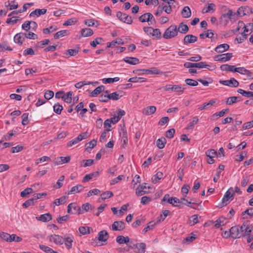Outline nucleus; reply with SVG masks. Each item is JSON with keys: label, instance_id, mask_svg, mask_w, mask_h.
Masks as SVG:
<instances>
[{"label": "nucleus", "instance_id": "obj_44", "mask_svg": "<svg viewBox=\"0 0 253 253\" xmlns=\"http://www.w3.org/2000/svg\"><path fill=\"white\" fill-rule=\"evenodd\" d=\"M122 96V95H120L117 92H114L112 93H110V94H108V97L109 98V99L113 100H118Z\"/></svg>", "mask_w": 253, "mask_h": 253}, {"label": "nucleus", "instance_id": "obj_3", "mask_svg": "<svg viewBox=\"0 0 253 253\" xmlns=\"http://www.w3.org/2000/svg\"><path fill=\"white\" fill-rule=\"evenodd\" d=\"M163 89L166 91H174L178 93L179 94H182L185 90V88L183 87L181 85L172 84H167L163 87Z\"/></svg>", "mask_w": 253, "mask_h": 253}, {"label": "nucleus", "instance_id": "obj_50", "mask_svg": "<svg viewBox=\"0 0 253 253\" xmlns=\"http://www.w3.org/2000/svg\"><path fill=\"white\" fill-rule=\"evenodd\" d=\"M65 245L68 249H70L72 246V243L73 242V239L71 237H68L64 240Z\"/></svg>", "mask_w": 253, "mask_h": 253}, {"label": "nucleus", "instance_id": "obj_24", "mask_svg": "<svg viewBox=\"0 0 253 253\" xmlns=\"http://www.w3.org/2000/svg\"><path fill=\"white\" fill-rule=\"evenodd\" d=\"M99 174V173L98 171H95L92 173H90L88 174H86L83 179V182H86L88 181L89 180L91 179L94 177H97Z\"/></svg>", "mask_w": 253, "mask_h": 253}, {"label": "nucleus", "instance_id": "obj_39", "mask_svg": "<svg viewBox=\"0 0 253 253\" xmlns=\"http://www.w3.org/2000/svg\"><path fill=\"white\" fill-rule=\"evenodd\" d=\"M72 94L73 93L72 91H69L66 94H64L62 98L66 103H70L72 101Z\"/></svg>", "mask_w": 253, "mask_h": 253}, {"label": "nucleus", "instance_id": "obj_52", "mask_svg": "<svg viewBox=\"0 0 253 253\" xmlns=\"http://www.w3.org/2000/svg\"><path fill=\"white\" fill-rule=\"evenodd\" d=\"M79 231L82 235L89 234L90 233V228L87 226H81L79 228Z\"/></svg>", "mask_w": 253, "mask_h": 253}, {"label": "nucleus", "instance_id": "obj_33", "mask_svg": "<svg viewBox=\"0 0 253 253\" xmlns=\"http://www.w3.org/2000/svg\"><path fill=\"white\" fill-rule=\"evenodd\" d=\"M156 143L157 146L159 149H163L165 146V144L167 143V140L165 137H162L157 140Z\"/></svg>", "mask_w": 253, "mask_h": 253}, {"label": "nucleus", "instance_id": "obj_45", "mask_svg": "<svg viewBox=\"0 0 253 253\" xmlns=\"http://www.w3.org/2000/svg\"><path fill=\"white\" fill-rule=\"evenodd\" d=\"M253 31V23H250L245 25V29L243 32L244 34H250Z\"/></svg>", "mask_w": 253, "mask_h": 253}, {"label": "nucleus", "instance_id": "obj_16", "mask_svg": "<svg viewBox=\"0 0 253 253\" xmlns=\"http://www.w3.org/2000/svg\"><path fill=\"white\" fill-rule=\"evenodd\" d=\"M71 160V157L68 156L66 157H59L56 159L55 164L57 165H60L63 164L68 163Z\"/></svg>", "mask_w": 253, "mask_h": 253}, {"label": "nucleus", "instance_id": "obj_46", "mask_svg": "<svg viewBox=\"0 0 253 253\" xmlns=\"http://www.w3.org/2000/svg\"><path fill=\"white\" fill-rule=\"evenodd\" d=\"M36 198H34L33 197L32 198H31L26 201H25L22 205V206L24 208H27L31 205H33L34 204L35 201H36Z\"/></svg>", "mask_w": 253, "mask_h": 253}, {"label": "nucleus", "instance_id": "obj_10", "mask_svg": "<svg viewBox=\"0 0 253 253\" xmlns=\"http://www.w3.org/2000/svg\"><path fill=\"white\" fill-rule=\"evenodd\" d=\"M230 232L231 233V237L233 239L239 238L242 236V233L240 231V226L238 225L231 227Z\"/></svg>", "mask_w": 253, "mask_h": 253}, {"label": "nucleus", "instance_id": "obj_64", "mask_svg": "<svg viewBox=\"0 0 253 253\" xmlns=\"http://www.w3.org/2000/svg\"><path fill=\"white\" fill-rule=\"evenodd\" d=\"M175 129L174 128H170L166 132V136L169 139L172 138L174 134Z\"/></svg>", "mask_w": 253, "mask_h": 253}, {"label": "nucleus", "instance_id": "obj_26", "mask_svg": "<svg viewBox=\"0 0 253 253\" xmlns=\"http://www.w3.org/2000/svg\"><path fill=\"white\" fill-rule=\"evenodd\" d=\"M181 13L182 16L185 18H189L191 15V10L188 6H184L183 8Z\"/></svg>", "mask_w": 253, "mask_h": 253}, {"label": "nucleus", "instance_id": "obj_53", "mask_svg": "<svg viewBox=\"0 0 253 253\" xmlns=\"http://www.w3.org/2000/svg\"><path fill=\"white\" fill-rule=\"evenodd\" d=\"M57 30L56 26H50L49 27L45 28L43 30V33L48 34L50 33L53 32Z\"/></svg>", "mask_w": 253, "mask_h": 253}, {"label": "nucleus", "instance_id": "obj_27", "mask_svg": "<svg viewBox=\"0 0 253 253\" xmlns=\"http://www.w3.org/2000/svg\"><path fill=\"white\" fill-rule=\"evenodd\" d=\"M156 111V107L154 106H150L145 108L143 113L146 115H150L154 114Z\"/></svg>", "mask_w": 253, "mask_h": 253}, {"label": "nucleus", "instance_id": "obj_20", "mask_svg": "<svg viewBox=\"0 0 253 253\" xmlns=\"http://www.w3.org/2000/svg\"><path fill=\"white\" fill-rule=\"evenodd\" d=\"M124 44V42L123 39L121 38H117L116 40L112 41L110 42H108L107 43V47H113L116 46V44H121L123 45Z\"/></svg>", "mask_w": 253, "mask_h": 253}, {"label": "nucleus", "instance_id": "obj_63", "mask_svg": "<svg viewBox=\"0 0 253 253\" xmlns=\"http://www.w3.org/2000/svg\"><path fill=\"white\" fill-rule=\"evenodd\" d=\"M235 72H238L241 74L245 75L249 73V70L246 69L244 67H238L235 68Z\"/></svg>", "mask_w": 253, "mask_h": 253}, {"label": "nucleus", "instance_id": "obj_37", "mask_svg": "<svg viewBox=\"0 0 253 253\" xmlns=\"http://www.w3.org/2000/svg\"><path fill=\"white\" fill-rule=\"evenodd\" d=\"M221 57V62H225L230 60L233 56L232 53H227L220 54Z\"/></svg>", "mask_w": 253, "mask_h": 253}, {"label": "nucleus", "instance_id": "obj_47", "mask_svg": "<svg viewBox=\"0 0 253 253\" xmlns=\"http://www.w3.org/2000/svg\"><path fill=\"white\" fill-rule=\"evenodd\" d=\"M113 195L114 194L112 192L110 191H107L101 194V198L102 200H105L113 197Z\"/></svg>", "mask_w": 253, "mask_h": 253}, {"label": "nucleus", "instance_id": "obj_12", "mask_svg": "<svg viewBox=\"0 0 253 253\" xmlns=\"http://www.w3.org/2000/svg\"><path fill=\"white\" fill-rule=\"evenodd\" d=\"M238 14L240 16L249 15L252 13L251 8L249 6H241L237 11Z\"/></svg>", "mask_w": 253, "mask_h": 253}, {"label": "nucleus", "instance_id": "obj_36", "mask_svg": "<svg viewBox=\"0 0 253 253\" xmlns=\"http://www.w3.org/2000/svg\"><path fill=\"white\" fill-rule=\"evenodd\" d=\"M163 177V173L162 172L158 171L156 174L152 177V182L157 183Z\"/></svg>", "mask_w": 253, "mask_h": 253}, {"label": "nucleus", "instance_id": "obj_40", "mask_svg": "<svg viewBox=\"0 0 253 253\" xmlns=\"http://www.w3.org/2000/svg\"><path fill=\"white\" fill-rule=\"evenodd\" d=\"M68 31L66 30H61L56 33H55L54 35V38L55 39H58L61 37H63L67 35H68Z\"/></svg>", "mask_w": 253, "mask_h": 253}, {"label": "nucleus", "instance_id": "obj_41", "mask_svg": "<svg viewBox=\"0 0 253 253\" xmlns=\"http://www.w3.org/2000/svg\"><path fill=\"white\" fill-rule=\"evenodd\" d=\"M4 50L12 51V49L8 45L6 42H3L0 44V51H3Z\"/></svg>", "mask_w": 253, "mask_h": 253}, {"label": "nucleus", "instance_id": "obj_48", "mask_svg": "<svg viewBox=\"0 0 253 253\" xmlns=\"http://www.w3.org/2000/svg\"><path fill=\"white\" fill-rule=\"evenodd\" d=\"M215 103V101L214 100H211L209 102L205 103L199 107V109L200 110L205 109L207 107L212 106Z\"/></svg>", "mask_w": 253, "mask_h": 253}, {"label": "nucleus", "instance_id": "obj_62", "mask_svg": "<svg viewBox=\"0 0 253 253\" xmlns=\"http://www.w3.org/2000/svg\"><path fill=\"white\" fill-rule=\"evenodd\" d=\"M155 224L156 223L153 221L150 222L148 224L147 226L143 230V233H146L149 230L152 229L154 227Z\"/></svg>", "mask_w": 253, "mask_h": 253}, {"label": "nucleus", "instance_id": "obj_14", "mask_svg": "<svg viewBox=\"0 0 253 253\" xmlns=\"http://www.w3.org/2000/svg\"><path fill=\"white\" fill-rule=\"evenodd\" d=\"M25 35L24 33H19L16 34L14 37V41L16 43L22 45L25 40Z\"/></svg>", "mask_w": 253, "mask_h": 253}, {"label": "nucleus", "instance_id": "obj_9", "mask_svg": "<svg viewBox=\"0 0 253 253\" xmlns=\"http://www.w3.org/2000/svg\"><path fill=\"white\" fill-rule=\"evenodd\" d=\"M50 242H53L57 245H62L64 243V239L62 237L58 235H51L48 236Z\"/></svg>", "mask_w": 253, "mask_h": 253}, {"label": "nucleus", "instance_id": "obj_30", "mask_svg": "<svg viewBox=\"0 0 253 253\" xmlns=\"http://www.w3.org/2000/svg\"><path fill=\"white\" fill-rule=\"evenodd\" d=\"M221 70L222 71H230L235 72V66L234 65H229L228 64H223L220 66V67Z\"/></svg>", "mask_w": 253, "mask_h": 253}, {"label": "nucleus", "instance_id": "obj_59", "mask_svg": "<svg viewBox=\"0 0 253 253\" xmlns=\"http://www.w3.org/2000/svg\"><path fill=\"white\" fill-rule=\"evenodd\" d=\"M33 191V190L31 188H27L21 192L20 196L22 197H25L27 195L32 193Z\"/></svg>", "mask_w": 253, "mask_h": 253}, {"label": "nucleus", "instance_id": "obj_51", "mask_svg": "<svg viewBox=\"0 0 253 253\" xmlns=\"http://www.w3.org/2000/svg\"><path fill=\"white\" fill-rule=\"evenodd\" d=\"M39 247L41 250L46 253H54V251L51 248L43 245H40Z\"/></svg>", "mask_w": 253, "mask_h": 253}, {"label": "nucleus", "instance_id": "obj_7", "mask_svg": "<svg viewBox=\"0 0 253 253\" xmlns=\"http://www.w3.org/2000/svg\"><path fill=\"white\" fill-rule=\"evenodd\" d=\"M219 83L231 87H236L239 85V83L234 78H231L229 80H220Z\"/></svg>", "mask_w": 253, "mask_h": 253}, {"label": "nucleus", "instance_id": "obj_23", "mask_svg": "<svg viewBox=\"0 0 253 253\" xmlns=\"http://www.w3.org/2000/svg\"><path fill=\"white\" fill-rule=\"evenodd\" d=\"M84 187L80 184L77 185L76 186H73L70 191H69L68 193V195L74 194L76 193H78L82 191Z\"/></svg>", "mask_w": 253, "mask_h": 253}, {"label": "nucleus", "instance_id": "obj_28", "mask_svg": "<svg viewBox=\"0 0 253 253\" xmlns=\"http://www.w3.org/2000/svg\"><path fill=\"white\" fill-rule=\"evenodd\" d=\"M226 218L223 216L219 217L214 221V227L216 228H218L220 226L224 225L226 223Z\"/></svg>", "mask_w": 253, "mask_h": 253}, {"label": "nucleus", "instance_id": "obj_22", "mask_svg": "<svg viewBox=\"0 0 253 253\" xmlns=\"http://www.w3.org/2000/svg\"><path fill=\"white\" fill-rule=\"evenodd\" d=\"M189 31V27L186 24L183 23H180L177 27V33L178 32L182 34H186Z\"/></svg>", "mask_w": 253, "mask_h": 253}, {"label": "nucleus", "instance_id": "obj_49", "mask_svg": "<svg viewBox=\"0 0 253 253\" xmlns=\"http://www.w3.org/2000/svg\"><path fill=\"white\" fill-rule=\"evenodd\" d=\"M120 80L119 77L114 78H104L102 80L104 84H112L114 82H118Z\"/></svg>", "mask_w": 253, "mask_h": 253}, {"label": "nucleus", "instance_id": "obj_43", "mask_svg": "<svg viewBox=\"0 0 253 253\" xmlns=\"http://www.w3.org/2000/svg\"><path fill=\"white\" fill-rule=\"evenodd\" d=\"M151 36L154 39H160L161 38V32L159 29H153Z\"/></svg>", "mask_w": 253, "mask_h": 253}, {"label": "nucleus", "instance_id": "obj_25", "mask_svg": "<svg viewBox=\"0 0 253 253\" xmlns=\"http://www.w3.org/2000/svg\"><path fill=\"white\" fill-rule=\"evenodd\" d=\"M129 240L130 239L128 236L124 237L123 235H119L116 238V242L119 244H127Z\"/></svg>", "mask_w": 253, "mask_h": 253}, {"label": "nucleus", "instance_id": "obj_31", "mask_svg": "<svg viewBox=\"0 0 253 253\" xmlns=\"http://www.w3.org/2000/svg\"><path fill=\"white\" fill-rule=\"evenodd\" d=\"M93 32L90 28H84L81 30V35L83 37H87L92 36Z\"/></svg>", "mask_w": 253, "mask_h": 253}, {"label": "nucleus", "instance_id": "obj_18", "mask_svg": "<svg viewBox=\"0 0 253 253\" xmlns=\"http://www.w3.org/2000/svg\"><path fill=\"white\" fill-rule=\"evenodd\" d=\"M36 218L38 220H40L44 222H46L52 219V215L49 213H46L42 214L40 216L36 217Z\"/></svg>", "mask_w": 253, "mask_h": 253}, {"label": "nucleus", "instance_id": "obj_58", "mask_svg": "<svg viewBox=\"0 0 253 253\" xmlns=\"http://www.w3.org/2000/svg\"><path fill=\"white\" fill-rule=\"evenodd\" d=\"M238 97L232 96L228 97L227 99L226 104L228 105H232L238 102Z\"/></svg>", "mask_w": 253, "mask_h": 253}, {"label": "nucleus", "instance_id": "obj_5", "mask_svg": "<svg viewBox=\"0 0 253 253\" xmlns=\"http://www.w3.org/2000/svg\"><path fill=\"white\" fill-rule=\"evenodd\" d=\"M209 66L210 65L207 64L205 62H200L198 63L186 62L184 64V67L187 68H208Z\"/></svg>", "mask_w": 253, "mask_h": 253}, {"label": "nucleus", "instance_id": "obj_29", "mask_svg": "<svg viewBox=\"0 0 253 253\" xmlns=\"http://www.w3.org/2000/svg\"><path fill=\"white\" fill-rule=\"evenodd\" d=\"M167 201L169 204H171L174 207H181V205L174 204L172 202V197H170L169 194H166L162 200V203Z\"/></svg>", "mask_w": 253, "mask_h": 253}, {"label": "nucleus", "instance_id": "obj_13", "mask_svg": "<svg viewBox=\"0 0 253 253\" xmlns=\"http://www.w3.org/2000/svg\"><path fill=\"white\" fill-rule=\"evenodd\" d=\"M198 40V38L193 35H187L185 36L183 39V44L187 45L189 43L195 42Z\"/></svg>", "mask_w": 253, "mask_h": 253}, {"label": "nucleus", "instance_id": "obj_34", "mask_svg": "<svg viewBox=\"0 0 253 253\" xmlns=\"http://www.w3.org/2000/svg\"><path fill=\"white\" fill-rule=\"evenodd\" d=\"M105 89V86L103 85H100L96 87L94 89L92 92L91 93V96L92 97H95L97 95L100 93L101 92L103 91Z\"/></svg>", "mask_w": 253, "mask_h": 253}, {"label": "nucleus", "instance_id": "obj_32", "mask_svg": "<svg viewBox=\"0 0 253 253\" xmlns=\"http://www.w3.org/2000/svg\"><path fill=\"white\" fill-rule=\"evenodd\" d=\"M32 5V3H25L23 5L22 9H21L20 10L13 11L10 13H9L8 16H11L13 14H16L19 13L23 12L25 11L28 9V5Z\"/></svg>", "mask_w": 253, "mask_h": 253}, {"label": "nucleus", "instance_id": "obj_19", "mask_svg": "<svg viewBox=\"0 0 253 253\" xmlns=\"http://www.w3.org/2000/svg\"><path fill=\"white\" fill-rule=\"evenodd\" d=\"M123 61L127 64L130 65H136L139 63V61L137 58L131 57H126L123 59Z\"/></svg>", "mask_w": 253, "mask_h": 253}, {"label": "nucleus", "instance_id": "obj_1", "mask_svg": "<svg viewBox=\"0 0 253 253\" xmlns=\"http://www.w3.org/2000/svg\"><path fill=\"white\" fill-rule=\"evenodd\" d=\"M234 195V192L232 187H230L228 189V190L225 192L222 199V202L219 204L217 206L219 208H221L226 205H227L230 201H231L233 199V196Z\"/></svg>", "mask_w": 253, "mask_h": 253}, {"label": "nucleus", "instance_id": "obj_57", "mask_svg": "<svg viewBox=\"0 0 253 253\" xmlns=\"http://www.w3.org/2000/svg\"><path fill=\"white\" fill-rule=\"evenodd\" d=\"M24 35L25 37L27 39L31 40H37L38 39V36L32 32H29L28 33H24Z\"/></svg>", "mask_w": 253, "mask_h": 253}, {"label": "nucleus", "instance_id": "obj_17", "mask_svg": "<svg viewBox=\"0 0 253 253\" xmlns=\"http://www.w3.org/2000/svg\"><path fill=\"white\" fill-rule=\"evenodd\" d=\"M145 184V183L143 184L136 189V194L138 196H141L148 193V191L145 190L147 188Z\"/></svg>", "mask_w": 253, "mask_h": 253}, {"label": "nucleus", "instance_id": "obj_60", "mask_svg": "<svg viewBox=\"0 0 253 253\" xmlns=\"http://www.w3.org/2000/svg\"><path fill=\"white\" fill-rule=\"evenodd\" d=\"M192 219L190 220L189 224L191 226L194 225L195 224L199 222L198 215L194 214L191 216Z\"/></svg>", "mask_w": 253, "mask_h": 253}, {"label": "nucleus", "instance_id": "obj_38", "mask_svg": "<svg viewBox=\"0 0 253 253\" xmlns=\"http://www.w3.org/2000/svg\"><path fill=\"white\" fill-rule=\"evenodd\" d=\"M146 81L147 79L146 78L135 77L130 78L128 82L131 83H143L146 82Z\"/></svg>", "mask_w": 253, "mask_h": 253}, {"label": "nucleus", "instance_id": "obj_56", "mask_svg": "<svg viewBox=\"0 0 253 253\" xmlns=\"http://www.w3.org/2000/svg\"><path fill=\"white\" fill-rule=\"evenodd\" d=\"M103 41L101 38H97L94 40L90 42V45L93 47H95L97 44H101Z\"/></svg>", "mask_w": 253, "mask_h": 253}, {"label": "nucleus", "instance_id": "obj_61", "mask_svg": "<svg viewBox=\"0 0 253 253\" xmlns=\"http://www.w3.org/2000/svg\"><path fill=\"white\" fill-rule=\"evenodd\" d=\"M247 154V152H246V151L242 152L240 155H237L236 156V158L235 159V161H237V162L242 161L243 160V159H244V158L246 156Z\"/></svg>", "mask_w": 253, "mask_h": 253}, {"label": "nucleus", "instance_id": "obj_21", "mask_svg": "<svg viewBox=\"0 0 253 253\" xmlns=\"http://www.w3.org/2000/svg\"><path fill=\"white\" fill-rule=\"evenodd\" d=\"M109 238V235L107 231L102 230L98 233V240L99 241L105 242Z\"/></svg>", "mask_w": 253, "mask_h": 253}, {"label": "nucleus", "instance_id": "obj_55", "mask_svg": "<svg viewBox=\"0 0 253 253\" xmlns=\"http://www.w3.org/2000/svg\"><path fill=\"white\" fill-rule=\"evenodd\" d=\"M63 110V107L59 103L55 104L53 106V111L56 114L59 115L61 113V111Z\"/></svg>", "mask_w": 253, "mask_h": 253}, {"label": "nucleus", "instance_id": "obj_6", "mask_svg": "<svg viewBox=\"0 0 253 253\" xmlns=\"http://www.w3.org/2000/svg\"><path fill=\"white\" fill-rule=\"evenodd\" d=\"M116 16L120 21L126 24H131L132 23L133 20L131 16L125 13L118 11L117 13Z\"/></svg>", "mask_w": 253, "mask_h": 253}, {"label": "nucleus", "instance_id": "obj_15", "mask_svg": "<svg viewBox=\"0 0 253 253\" xmlns=\"http://www.w3.org/2000/svg\"><path fill=\"white\" fill-rule=\"evenodd\" d=\"M229 46L227 43H223L217 45L215 48L214 51L217 53H222L228 50Z\"/></svg>", "mask_w": 253, "mask_h": 253}, {"label": "nucleus", "instance_id": "obj_35", "mask_svg": "<svg viewBox=\"0 0 253 253\" xmlns=\"http://www.w3.org/2000/svg\"><path fill=\"white\" fill-rule=\"evenodd\" d=\"M135 248L138 249V253H145L146 249V244L144 243L136 244L134 245Z\"/></svg>", "mask_w": 253, "mask_h": 253}, {"label": "nucleus", "instance_id": "obj_8", "mask_svg": "<svg viewBox=\"0 0 253 253\" xmlns=\"http://www.w3.org/2000/svg\"><path fill=\"white\" fill-rule=\"evenodd\" d=\"M137 71L138 72V73H137L138 75H158L160 73V71L155 67L152 68L150 69L138 70Z\"/></svg>", "mask_w": 253, "mask_h": 253}, {"label": "nucleus", "instance_id": "obj_11", "mask_svg": "<svg viewBox=\"0 0 253 253\" xmlns=\"http://www.w3.org/2000/svg\"><path fill=\"white\" fill-rule=\"evenodd\" d=\"M125 228V223L122 221H117L112 224V229L114 231H122Z\"/></svg>", "mask_w": 253, "mask_h": 253}, {"label": "nucleus", "instance_id": "obj_2", "mask_svg": "<svg viewBox=\"0 0 253 253\" xmlns=\"http://www.w3.org/2000/svg\"><path fill=\"white\" fill-rule=\"evenodd\" d=\"M178 35L177 26L175 25H171L165 30L163 37L165 39H170Z\"/></svg>", "mask_w": 253, "mask_h": 253}, {"label": "nucleus", "instance_id": "obj_54", "mask_svg": "<svg viewBox=\"0 0 253 253\" xmlns=\"http://www.w3.org/2000/svg\"><path fill=\"white\" fill-rule=\"evenodd\" d=\"M185 83L187 85L195 86L198 85V81L191 79H187L185 80Z\"/></svg>", "mask_w": 253, "mask_h": 253}, {"label": "nucleus", "instance_id": "obj_42", "mask_svg": "<svg viewBox=\"0 0 253 253\" xmlns=\"http://www.w3.org/2000/svg\"><path fill=\"white\" fill-rule=\"evenodd\" d=\"M67 197L65 196H62L59 199H56L54 201V204L56 206H59L64 204L66 202Z\"/></svg>", "mask_w": 253, "mask_h": 253}, {"label": "nucleus", "instance_id": "obj_4", "mask_svg": "<svg viewBox=\"0 0 253 253\" xmlns=\"http://www.w3.org/2000/svg\"><path fill=\"white\" fill-rule=\"evenodd\" d=\"M139 21L142 23L144 22H150L148 23L149 25L153 24V23L154 24L156 23V20L153 16V15L151 13H145L138 18Z\"/></svg>", "mask_w": 253, "mask_h": 253}]
</instances>
